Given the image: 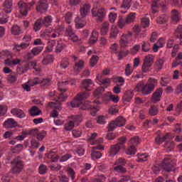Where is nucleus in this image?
I'll use <instances>...</instances> for the list:
<instances>
[{"instance_id":"obj_1","label":"nucleus","mask_w":182,"mask_h":182,"mask_svg":"<svg viewBox=\"0 0 182 182\" xmlns=\"http://www.w3.org/2000/svg\"><path fill=\"white\" fill-rule=\"evenodd\" d=\"M159 85V80L156 78L149 77L147 82L144 85L142 88L143 96H149L154 92V89L157 87Z\"/></svg>"},{"instance_id":"obj_2","label":"nucleus","mask_w":182,"mask_h":182,"mask_svg":"<svg viewBox=\"0 0 182 182\" xmlns=\"http://www.w3.org/2000/svg\"><path fill=\"white\" fill-rule=\"evenodd\" d=\"M11 171L12 174H21L22 173V170H23L24 164L23 161L21 159V157L17 156L14 158L10 163Z\"/></svg>"},{"instance_id":"obj_3","label":"nucleus","mask_w":182,"mask_h":182,"mask_svg":"<svg viewBox=\"0 0 182 182\" xmlns=\"http://www.w3.org/2000/svg\"><path fill=\"white\" fill-rule=\"evenodd\" d=\"M34 5L35 0H32L29 3H25L23 1H20L18 3L20 14L23 15V16H26V15H28V12L33 8Z\"/></svg>"},{"instance_id":"obj_4","label":"nucleus","mask_w":182,"mask_h":182,"mask_svg":"<svg viewBox=\"0 0 182 182\" xmlns=\"http://www.w3.org/2000/svg\"><path fill=\"white\" fill-rule=\"evenodd\" d=\"M76 107H80L81 110H91L90 114L92 116H96V113L99 112V107L92 105V102L89 101H85L84 103L79 102V105Z\"/></svg>"},{"instance_id":"obj_5","label":"nucleus","mask_w":182,"mask_h":182,"mask_svg":"<svg viewBox=\"0 0 182 182\" xmlns=\"http://www.w3.org/2000/svg\"><path fill=\"white\" fill-rule=\"evenodd\" d=\"M154 63V57L151 54L146 55L144 58V63L142 64V73H148L150 72V68Z\"/></svg>"},{"instance_id":"obj_6","label":"nucleus","mask_w":182,"mask_h":182,"mask_svg":"<svg viewBox=\"0 0 182 182\" xmlns=\"http://www.w3.org/2000/svg\"><path fill=\"white\" fill-rule=\"evenodd\" d=\"M89 93L86 91L78 93L74 98L73 101L70 102V106L73 107L79 106V103H81L82 100H86V99H89Z\"/></svg>"},{"instance_id":"obj_7","label":"nucleus","mask_w":182,"mask_h":182,"mask_svg":"<svg viewBox=\"0 0 182 182\" xmlns=\"http://www.w3.org/2000/svg\"><path fill=\"white\" fill-rule=\"evenodd\" d=\"M91 12L92 16L97 18V22H102L106 15V11H105L104 8L92 9Z\"/></svg>"},{"instance_id":"obj_8","label":"nucleus","mask_w":182,"mask_h":182,"mask_svg":"<svg viewBox=\"0 0 182 182\" xmlns=\"http://www.w3.org/2000/svg\"><path fill=\"white\" fill-rule=\"evenodd\" d=\"M48 8H49V3H48V0H39L36 5L37 12H39L40 14H45V12H48Z\"/></svg>"},{"instance_id":"obj_9","label":"nucleus","mask_w":182,"mask_h":182,"mask_svg":"<svg viewBox=\"0 0 182 182\" xmlns=\"http://www.w3.org/2000/svg\"><path fill=\"white\" fill-rule=\"evenodd\" d=\"M63 85H68V81L63 82L60 83V85L58 87V90L61 92L59 96L58 97V99L59 102H66V99L69 97V95L68 94L65 93L68 92V88H62L60 86H63Z\"/></svg>"},{"instance_id":"obj_10","label":"nucleus","mask_w":182,"mask_h":182,"mask_svg":"<svg viewBox=\"0 0 182 182\" xmlns=\"http://www.w3.org/2000/svg\"><path fill=\"white\" fill-rule=\"evenodd\" d=\"M161 96H163V88H157L151 96V102L156 105L161 100Z\"/></svg>"},{"instance_id":"obj_11","label":"nucleus","mask_w":182,"mask_h":182,"mask_svg":"<svg viewBox=\"0 0 182 182\" xmlns=\"http://www.w3.org/2000/svg\"><path fill=\"white\" fill-rule=\"evenodd\" d=\"M161 168L166 171L167 173H170L174 168V166L171 164V159L170 157H166L161 164Z\"/></svg>"},{"instance_id":"obj_12","label":"nucleus","mask_w":182,"mask_h":182,"mask_svg":"<svg viewBox=\"0 0 182 182\" xmlns=\"http://www.w3.org/2000/svg\"><path fill=\"white\" fill-rule=\"evenodd\" d=\"M132 36H133V33H128L127 34H123L121 36V39L119 41V45L121 48H127V45L129 44V41L132 38Z\"/></svg>"},{"instance_id":"obj_13","label":"nucleus","mask_w":182,"mask_h":182,"mask_svg":"<svg viewBox=\"0 0 182 182\" xmlns=\"http://www.w3.org/2000/svg\"><path fill=\"white\" fill-rule=\"evenodd\" d=\"M92 85H93V81H92L91 79L83 80L81 82V90H85V92H90L92 90V89H90Z\"/></svg>"},{"instance_id":"obj_14","label":"nucleus","mask_w":182,"mask_h":182,"mask_svg":"<svg viewBox=\"0 0 182 182\" xmlns=\"http://www.w3.org/2000/svg\"><path fill=\"white\" fill-rule=\"evenodd\" d=\"M120 150H122V148L118 144H113L111 145L108 151V156L109 157H114L117 154H119L120 152Z\"/></svg>"},{"instance_id":"obj_15","label":"nucleus","mask_w":182,"mask_h":182,"mask_svg":"<svg viewBox=\"0 0 182 182\" xmlns=\"http://www.w3.org/2000/svg\"><path fill=\"white\" fill-rule=\"evenodd\" d=\"M66 36L68 37V39L73 42H77L79 41V37L73 33V30L71 26H68L67 28Z\"/></svg>"},{"instance_id":"obj_16","label":"nucleus","mask_w":182,"mask_h":182,"mask_svg":"<svg viewBox=\"0 0 182 182\" xmlns=\"http://www.w3.org/2000/svg\"><path fill=\"white\" fill-rule=\"evenodd\" d=\"M12 0H5L3 4V11L5 14H11L12 12V6H13Z\"/></svg>"},{"instance_id":"obj_17","label":"nucleus","mask_w":182,"mask_h":182,"mask_svg":"<svg viewBox=\"0 0 182 182\" xmlns=\"http://www.w3.org/2000/svg\"><path fill=\"white\" fill-rule=\"evenodd\" d=\"M92 6L90 4H84L80 9V15L82 18H85L87 16V14L90 12Z\"/></svg>"},{"instance_id":"obj_18","label":"nucleus","mask_w":182,"mask_h":182,"mask_svg":"<svg viewBox=\"0 0 182 182\" xmlns=\"http://www.w3.org/2000/svg\"><path fill=\"white\" fill-rule=\"evenodd\" d=\"M4 126L6 129H14L18 126V122L13 118H9L4 122Z\"/></svg>"},{"instance_id":"obj_19","label":"nucleus","mask_w":182,"mask_h":182,"mask_svg":"<svg viewBox=\"0 0 182 182\" xmlns=\"http://www.w3.org/2000/svg\"><path fill=\"white\" fill-rule=\"evenodd\" d=\"M11 114L14 116H16V117H19V119H23L26 114H25V112L22 111V109L18 108H14L11 110Z\"/></svg>"},{"instance_id":"obj_20","label":"nucleus","mask_w":182,"mask_h":182,"mask_svg":"<svg viewBox=\"0 0 182 182\" xmlns=\"http://www.w3.org/2000/svg\"><path fill=\"white\" fill-rule=\"evenodd\" d=\"M53 21V18L51 17V16H46L43 18H41V22L43 23V26L46 28H49L50 25H52V21Z\"/></svg>"},{"instance_id":"obj_21","label":"nucleus","mask_w":182,"mask_h":182,"mask_svg":"<svg viewBox=\"0 0 182 182\" xmlns=\"http://www.w3.org/2000/svg\"><path fill=\"white\" fill-rule=\"evenodd\" d=\"M28 112L32 117H35V116H39L41 113H42V111L37 106L32 107L31 109L28 110Z\"/></svg>"},{"instance_id":"obj_22","label":"nucleus","mask_w":182,"mask_h":182,"mask_svg":"<svg viewBox=\"0 0 182 182\" xmlns=\"http://www.w3.org/2000/svg\"><path fill=\"white\" fill-rule=\"evenodd\" d=\"M133 96H134V94H133V92L131 90H128L125 92L124 95L122 97V100L124 102H130L132 99H133Z\"/></svg>"},{"instance_id":"obj_23","label":"nucleus","mask_w":182,"mask_h":182,"mask_svg":"<svg viewBox=\"0 0 182 182\" xmlns=\"http://www.w3.org/2000/svg\"><path fill=\"white\" fill-rule=\"evenodd\" d=\"M83 66H85V62H83V60H80L78 63H75L74 70L77 75L82 70V69H83Z\"/></svg>"},{"instance_id":"obj_24","label":"nucleus","mask_w":182,"mask_h":182,"mask_svg":"<svg viewBox=\"0 0 182 182\" xmlns=\"http://www.w3.org/2000/svg\"><path fill=\"white\" fill-rule=\"evenodd\" d=\"M114 122L117 127H123L126 124V119L123 117H118Z\"/></svg>"},{"instance_id":"obj_25","label":"nucleus","mask_w":182,"mask_h":182,"mask_svg":"<svg viewBox=\"0 0 182 182\" xmlns=\"http://www.w3.org/2000/svg\"><path fill=\"white\" fill-rule=\"evenodd\" d=\"M174 35L176 38L180 39V45H182V26L179 25L175 31Z\"/></svg>"},{"instance_id":"obj_26","label":"nucleus","mask_w":182,"mask_h":182,"mask_svg":"<svg viewBox=\"0 0 182 182\" xmlns=\"http://www.w3.org/2000/svg\"><path fill=\"white\" fill-rule=\"evenodd\" d=\"M47 158H48L53 163H56L59 159H60L58 154L52 151L48 154Z\"/></svg>"},{"instance_id":"obj_27","label":"nucleus","mask_w":182,"mask_h":182,"mask_svg":"<svg viewBox=\"0 0 182 182\" xmlns=\"http://www.w3.org/2000/svg\"><path fill=\"white\" fill-rule=\"evenodd\" d=\"M43 26V24L42 23V18H38L36 21L33 25V31L35 32H38V31H41V28Z\"/></svg>"},{"instance_id":"obj_28","label":"nucleus","mask_w":182,"mask_h":182,"mask_svg":"<svg viewBox=\"0 0 182 182\" xmlns=\"http://www.w3.org/2000/svg\"><path fill=\"white\" fill-rule=\"evenodd\" d=\"M126 25H129V23H127L126 19L123 18L122 16H119L117 22L118 28H119V29H124L126 28Z\"/></svg>"},{"instance_id":"obj_29","label":"nucleus","mask_w":182,"mask_h":182,"mask_svg":"<svg viewBox=\"0 0 182 182\" xmlns=\"http://www.w3.org/2000/svg\"><path fill=\"white\" fill-rule=\"evenodd\" d=\"M110 24L109 22H105L102 23V26L100 28L101 35H107V32H109V28Z\"/></svg>"},{"instance_id":"obj_30","label":"nucleus","mask_w":182,"mask_h":182,"mask_svg":"<svg viewBox=\"0 0 182 182\" xmlns=\"http://www.w3.org/2000/svg\"><path fill=\"white\" fill-rule=\"evenodd\" d=\"M114 171L119 173L120 174H126V173H127V169L122 165H117L114 167Z\"/></svg>"},{"instance_id":"obj_31","label":"nucleus","mask_w":182,"mask_h":182,"mask_svg":"<svg viewBox=\"0 0 182 182\" xmlns=\"http://www.w3.org/2000/svg\"><path fill=\"white\" fill-rule=\"evenodd\" d=\"M156 23L159 25H164V23H167V16L166 14H162L156 18Z\"/></svg>"},{"instance_id":"obj_32","label":"nucleus","mask_w":182,"mask_h":182,"mask_svg":"<svg viewBox=\"0 0 182 182\" xmlns=\"http://www.w3.org/2000/svg\"><path fill=\"white\" fill-rule=\"evenodd\" d=\"M136 19V13H130L125 18V21L128 25L133 23Z\"/></svg>"},{"instance_id":"obj_33","label":"nucleus","mask_w":182,"mask_h":182,"mask_svg":"<svg viewBox=\"0 0 182 182\" xmlns=\"http://www.w3.org/2000/svg\"><path fill=\"white\" fill-rule=\"evenodd\" d=\"M172 16L171 19L173 22H175V23H177L180 21V15L178 14V11L176 9L172 10L171 11Z\"/></svg>"},{"instance_id":"obj_34","label":"nucleus","mask_w":182,"mask_h":182,"mask_svg":"<svg viewBox=\"0 0 182 182\" xmlns=\"http://www.w3.org/2000/svg\"><path fill=\"white\" fill-rule=\"evenodd\" d=\"M117 141L118 142L116 144L119 146L121 149H124V144H126V141H127V139L126 138V136H121L117 139Z\"/></svg>"},{"instance_id":"obj_35","label":"nucleus","mask_w":182,"mask_h":182,"mask_svg":"<svg viewBox=\"0 0 182 182\" xmlns=\"http://www.w3.org/2000/svg\"><path fill=\"white\" fill-rule=\"evenodd\" d=\"M136 151H137L136 147L134 146L129 145V147L126 149L125 153L126 154H128V156H132L136 154Z\"/></svg>"},{"instance_id":"obj_36","label":"nucleus","mask_w":182,"mask_h":182,"mask_svg":"<svg viewBox=\"0 0 182 182\" xmlns=\"http://www.w3.org/2000/svg\"><path fill=\"white\" fill-rule=\"evenodd\" d=\"M53 55H48L43 59V65H49V63H52L53 62Z\"/></svg>"},{"instance_id":"obj_37","label":"nucleus","mask_w":182,"mask_h":182,"mask_svg":"<svg viewBox=\"0 0 182 182\" xmlns=\"http://www.w3.org/2000/svg\"><path fill=\"white\" fill-rule=\"evenodd\" d=\"M141 49L142 52H150V49H151V46L150 45V43H149V41H143Z\"/></svg>"},{"instance_id":"obj_38","label":"nucleus","mask_w":182,"mask_h":182,"mask_svg":"<svg viewBox=\"0 0 182 182\" xmlns=\"http://www.w3.org/2000/svg\"><path fill=\"white\" fill-rule=\"evenodd\" d=\"M166 140H167V135H164L162 136L160 135H158L155 139V141L156 144H162V143H164Z\"/></svg>"},{"instance_id":"obj_39","label":"nucleus","mask_w":182,"mask_h":182,"mask_svg":"<svg viewBox=\"0 0 182 182\" xmlns=\"http://www.w3.org/2000/svg\"><path fill=\"white\" fill-rule=\"evenodd\" d=\"M143 87H144V82L139 81L138 84L136 85L134 90L135 92H139V93H143Z\"/></svg>"},{"instance_id":"obj_40","label":"nucleus","mask_w":182,"mask_h":182,"mask_svg":"<svg viewBox=\"0 0 182 182\" xmlns=\"http://www.w3.org/2000/svg\"><path fill=\"white\" fill-rule=\"evenodd\" d=\"M97 36H98L97 32L92 31V36H91V37L90 38V41H89L91 45H95V43H96L97 42Z\"/></svg>"},{"instance_id":"obj_41","label":"nucleus","mask_w":182,"mask_h":182,"mask_svg":"<svg viewBox=\"0 0 182 182\" xmlns=\"http://www.w3.org/2000/svg\"><path fill=\"white\" fill-rule=\"evenodd\" d=\"M65 48H66V44L63 43H58L55 47V53H60Z\"/></svg>"},{"instance_id":"obj_42","label":"nucleus","mask_w":182,"mask_h":182,"mask_svg":"<svg viewBox=\"0 0 182 182\" xmlns=\"http://www.w3.org/2000/svg\"><path fill=\"white\" fill-rule=\"evenodd\" d=\"M137 144H140V138H139V136L133 137L129 140V146H134V147H136Z\"/></svg>"},{"instance_id":"obj_43","label":"nucleus","mask_w":182,"mask_h":182,"mask_svg":"<svg viewBox=\"0 0 182 182\" xmlns=\"http://www.w3.org/2000/svg\"><path fill=\"white\" fill-rule=\"evenodd\" d=\"M132 6V0H123L122 4L121 5V8L124 9H130Z\"/></svg>"},{"instance_id":"obj_44","label":"nucleus","mask_w":182,"mask_h":182,"mask_svg":"<svg viewBox=\"0 0 182 182\" xmlns=\"http://www.w3.org/2000/svg\"><path fill=\"white\" fill-rule=\"evenodd\" d=\"M11 33L13 35H20V33H22V31L21 30V27L18 25L13 26L11 28Z\"/></svg>"},{"instance_id":"obj_45","label":"nucleus","mask_w":182,"mask_h":182,"mask_svg":"<svg viewBox=\"0 0 182 182\" xmlns=\"http://www.w3.org/2000/svg\"><path fill=\"white\" fill-rule=\"evenodd\" d=\"M8 13H0V23H6L8 22V15H6Z\"/></svg>"},{"instance_id":"obj_46","label":"nucleus","mask_w":182,"mask_h":182,"mask_svg":"<svg viewBox=\"0 0 182 182\" xmlns=\"http://www.w3.org/2000/svg\"><path fill=\"white\" fill-rule=\"evenodd\" d=\"M119 35V30L117 28H112L109 34L110 39H116Z\"/></svg>"},{"instance_id":"obj_47","label":"nucleus","mask_w":182,"mask_h":182,"mask_svg":"<svg viewBox=\"0 0 182 182\" xmlns=\"http://www.w3.org/2000/svg\"><path fill=\"white\" fill-rule=\"evenodd\" d=\"M163 65H164V60L163 59L158 60L155 63V69L156 70H161Z\"/></svg>"},{"instance_id":"obj_48","label":"nucleus","mask_w":182,"mask_h":182,"mask_svg":"<svg viewBox=\"0 0 182 182\" xmlns=\"http://www.w3.org/2000/svg\"><path fill=\"white\" fill-rule=\"evenodd\" d=\"M75 27L77 29H80L82 28H84V26L86 25V23H80V18L77 17L75 20Z\"/></svg>"},{"instance_id":"obj_49","label":"nucleus","mask_w":182,"mask_h":182,"mask_svg":"<svg viewBox=\"0 0 182 182\" xmlns=\"http://www.w3.org/2000/svg\"><path fill=\"white\" fill-rule=\"evenodd\" d=\"M38 133H39V129L36 128L30 130L28 132H23L22 134H27V135L28 134L29 136H38Z\"/></svg>"},{"instance_id":"obj_50","label":"nucleus","mask_w":182,"mask_h":182,"mask_svg":"<svg viewBox=\"0 0 182 182\" xmlns=\"http://www.w3.org/2000/svg\"><path fill=\"white\" fill-rule=\"evenodd\" d=\"M71 119V122H73V124H79V123L82 122V117L80 115L72 116Z\"/></svg>"},{"instance_id":"obj_51","label":"nucleus","mask_w":182,"mask_h":182,"mask_svg":"<svg viewBox=\"0 0 182 182\" xmlns=\"http://www.w3.org/2000/svg\"><path fill=\"white\" fill-rule=\"evenodd\" d=\"M56 45V41L52 40L48 42V46L46 47V49L48 52H52L53 50V46Z\"/></svg>"},{"instance_id":"obj_52","label":"nucleus","mask_w":182,"mask_h":182,"mask_svg":"<svg viewBox=\"0 0 182 182\" xmlns=\"http://www.w3.org/2000/svg\"><path fill=\"white\" fill-rule=\"evenodd\" d=\"M39 174L43 175L48 173V167L45 164H41L38 168Z\"/></svg>"},{"instance_id":"obj_53","label":"nucleus","mask_w":182,"mask_h":182,"mask_svg":"<svg viewBox=\"0 0 182 182\" xmlns=\"http://www.w3.org/2000/svg\"><path fill=\"white\" fill-rule=\"evenodd\" d=\"M98 60L99 57H97V55H92L90 60L91 68H94V66H96V65H97Z\"/></svg>"},{"instance_id":"obj_54","label":"nucleus","mask_w":182,"mask_h":182,"mask_svg":"<svg viewBox=\"0 0 182 182\" xmlns=\"http://www.w3.org/2000/svg\"><path fill=\"white\" fill-rule=\"evenodd\" d=\"M91 157L92 160H97L102 157V153L100 151H94L91 153Z\"/></svg>"},{"instance_id":"obj_55","label":"nucleus","mask_w":182,"mask_h":182,"mask_svg":"<svg viewBox=\"0 0 182 182\" xmlns=\"http://www.w3.org/2000/svg\"><path fill=\"white\" fill-rule=\"evenodd\" d=\"M42 50H43V46L34 47L31 50L32 53L34 54L35 56L39 55L41 53V52H42Z\"/></svg>"},{"instance_id":"obj_56","label":"nucleus","mask_w":182,"mask_h":182,"mask_svg":"<svg viewBox=\"0 0 182 182\" xmlns=\"http://www.w3.org/2000/svg\"><path fill=\"white\" fill-rule=\"evenodd\" d=\"M149 114L151 116H156V114H157V113H159V109H157V107H156L155 105H152L149 108Z\"/></svg>"},{"instance_id":"obj_57","label":"nucleus","mask_w":182,"mask_h":182,"mask_svg":"<svg viewBox=\"0 0 182 182\" xmlns=\"http://www.w3.org/2000/svg\"><path fill=\"white\" fill-rule=\"evenodd\" d=\"M126 159L124 158H119L115 161L114 166H126Z\"/></svg>"},{"instance_id":"obj_58","label":"nucleus","mask_w":182,"mask_h":182,"mask_svg":"<svg viewBox=\"0 0 182 182\" xmlns=\"http://www.w3.org/2000/svg\"><path fill=\"white\" fill-rule=\"evenodd\" d=\"M75 127V124H73V122H68L67 124L64 125V129L67 132H70Z\"/></svg>"},{"instance_id":"obj_59","label":"nucleus","mask_w":182,"mask_h":182,"mask_svg":"<svg viewBox=\"0 0 182 182\" xmlns=\"http://www.w3.org/2000/svg\"><path fill=\"white\" fill-rule=\"evenodd\" d=\"M104 92H105V88L102 87H97L96 90L94 92V96H95V97H97V99H99V96H101L102 93H103Z\"/></svg>"},{"instance_id":"obj_60","label":"nucleus","mask_w":182,"mask_h":182,"mask_svg":"<svg viewBox=\"0 0 182 182\" xmlns=\"http://www.w3.org/2000/svg\"><path fill=\"white\" fill-rule=\"evenodd\" d=\"M46 131H41V132H38L37 139L39 140V141H42V140L46 137Z\"/></svg>"},{"instance_id":"obj_61","label":"nucleus","mask_w":182,"mask_h":182,"mask_svg":"<svg viewBox=\"0 0 182 182\" xmlns=\"http://www.w3.org/2000/svg\"><path fill=\"white\" fill-rule=\"evenodd\" d=\"M116 127H117L116 122L114 121H112L107 126L108 132H114Z\"/></svg>"},{"instance_id":"obj_62","label":"nucleus","mask_w":182,"mask_h":182,"mask_svg":"<svg viewBox=\"0 0 182 182\" xmlns=\"http://www.w3.org/2000/svg\"><path fill=\"white\" fill-rule=\"evenodd\" d=\"M164 147H165V149H168V151H171V150H173V149H174V142L173 141L166 142L164 144Z\"/></svg>"},{"instance_id":"obj_63","label":"nucleus","mask_w":182,"mask_h":182,"mask_svg":"<svg viewBox=\"0 0 182 182\" xmlns=\"http://www.w3.org/2000/svg\"><path fill=\"white\" fill-rule=\"evenodd\" d=\"M29 46V43H22L20 45H16V49L17 50H21V49H26Z\"/></svg>"},{"instance_id":"obj_64","label":"nucleus","mask_w":182,"mask_h":182,"mask_svg":"<svg viewBox=\"0 0 182 182\" xmlns=\"http://www.w3.org/2000/svg\"><path fill=\"white\" fill-rule=\"evenodd\" d=\"M64 19L66 22V23H70L71 21H72V13L70 12H68L65 14L64 16Z\"/></svg>"}]
</instances>
